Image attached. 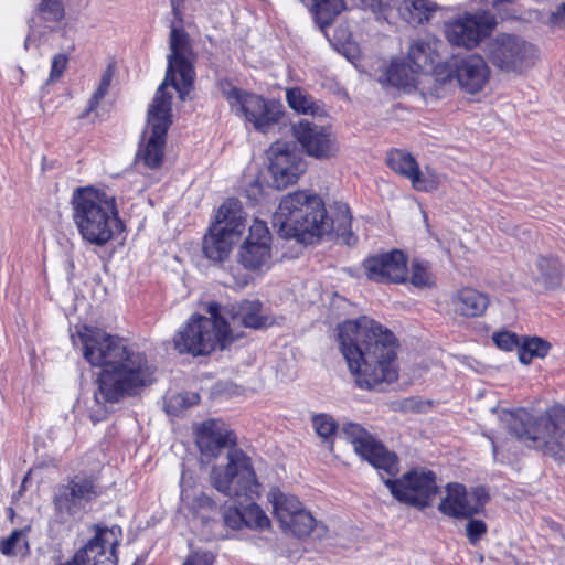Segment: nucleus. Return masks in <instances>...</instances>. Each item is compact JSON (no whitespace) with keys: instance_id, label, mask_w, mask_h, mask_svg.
<instances>
[{"instance_id":"2f4dec72","label":"nucleus","mask_w":565,"mask_h":565,"mask_svg":"<svg viewBox=\"0 0 565 565\" xmlns=\"http://www.w3.org/2000/svg\"><path fill=\"white\" fill-rule=\"evenodd\" d=\"M237 243L227 237L216 226H210L207 233L203 237V253L214 262H222L226 259Z\"/></svg>"},{"instance_id":"cd10ccee","label":"nucleus","mask_w":565,"mask_h":565,"mask_svg":"<svg viewBox=\"0 0 565 565\" xmlns=\"http://www.w3.org/2000/svg\"><path fill=\"white\" fill-rule=\"evenodd\" d=\"M529 274L537 290H550L559 286L562 268L557 259L541 256L530 266Z\"/></svg>"},{"instance_id":"1a4fd4ad","label":"nucleus","mask_w":565,"mask_h":565,"mask_svg":"<svg viewBox=\"0 0 565 565\" xmlns=\"http://www.w3.org/2000/svg\"><path fill=\"white\" fill-rule=\"evenodd\" d=\"M210 482L218 492L234 499H255L260 494L252 460L239 449L226 452V463L215 465L210 472Z\"/></svg>"},{"instance_id":"3c124183","label":"nucleus","mask_w":565,"mask_h":565,"mask_svg":"<svg viewBox=\"0 0 565 565\" xmlns=\"http://www.w3.org/2000/svg\"><path fill=\"white\" fill-rule=\"evenodd\" d=\"M339 50L350 61H353L359 56V49L354 43H344Z\"/></svg>"},{"instance_id":"9b49d317","label":"nucleus","mask_w":565,"mask_h":565,"mask_svg":"<svg viewBox=\"0 0 565 565\" xmlns=\"http://www.w3.org/2000/svg\"><path fill=\"white\" fill-rule=\"evenodd\" d=\"M497 25L494 15L486 11L466 12L443 24V34L451 46L473 50Z\"/></svg>"},{"instance_id":"9d476101","label":"nucleus","mask_w":565,"mask_h":565,"mask_svg":"<svg viewBox=\"0 0 565 565\" xmlns=\"http://www.w3.org/2000/svg\"><path fill=\"white\" fill-rule=\"evenodd\" d=\"M484 54L495 70L513 75L526 74L539 60L535 44L511 33H500L492 38L486 44Z\"/></svg>"},{"instance_id":"bb28decb","label":"nucleus","mask_w":565,"mask_h":565,"mask_svg":"<svg viewBox=\"0 0 565 565\" xmlns=\"http://www.w3.org/2000/svg\"><path fill=\"white\" fill-rule=\"evenodd\" d=\"M211 225L216 226L227 237L238 243L246 227V213L241 202L236 199L226 200L217 209Z\"/></svg>"},{"instance_id":"4be33fe9","label":"nucleus","mask_w":565,"mask_h":565,"mask_svg":"<svg viewBox=\"0 0 565 565\" xmlns=\"http://www.w3.org/2000/svg\"><path fill=\"white\" fill-rule=\"evenodd\" d=\"M367 279L376 282H403L407 276V257L401 250L376 254L363 262Z\"/></svg>"},{"instance_id":"473e14b6","label":"nucleus","mask_w":565,"mask_h":565,"mask_svg":"<svg viewBox=\"0 0 565 565\" xmlns=\"http://www.w3.org/2000/svg\"><path fill=\"white\" fill-rule=\"evenodd\" d=\"M452 301L455 310L465 317H479L489 305L488 297L472 288L459 290Z\"/></svg>"},{"instance_id":"aec40b11","label":"nucleus","mask_w":565,"mask_h":565,"mask_svg":"<svg viewBox=\"0 0 565 565\" xmlns=\"http://www.w3.org/2000/svg\"><path fill=\"white\" fill-rule=\"evenodd\" d=\"M194 434L202 460L206 462L218 458L227 447L236 443L233 431L223 422L216 419L198 424Z\"/></svg>"},{"instance_id":"c85d7f7f","label":"nucleus","mask_w":565,"mask_h":565,"mask_svg":"<svg viewBox=\"0 0 565 565\" xmlns=\"http://www.w3.org/2000/svg\"><path fill=\"white\" fill-rule=\"evenodd\" d=\"M273 505V513L281 529L290 524L292 518L306 510L299 499L290 493L282 492L278 488H271L267 494Z\"/></svg>"},{"instance_id":"f3484780","label":"nucleus","mask_w":565,"mask_h":565,"mask_svg":"<svg viewBox=\"0 0 565 565\" xmlns=\"http://www.w3.org/2000/svg\"><path fill=\"white\" fill-rule=\"evenodd\" d=\"M181 503L194 519L199 520L207 533L212 536L218 534L221 526L217 520L218 511L215 502L204 492L195 488V481L191 473L183 470L180 479Z\"/></svg>"},{"instance_id":"49530a36","label":"nucleus","mask_w":565,"mask_h":565,"mask_svg":"<svg viewBox=\"0 0 565 565\" xmlns=\"http://www.w3.org/2000/svg\"><path fill=\"white\" fill-rule=\"evenodd\" d=\"M216 554L209 550H198L191 553L182 565H214Z\"/></svg>"},{"instance_id":"ddd939ff","label":"nucleus","mask_w":565,"mask_h":565,"mask_svg":"<svg viewBox=\"0 0 565 565\" xmlns=\"http://www.w3.org/2000/svg\"><path fill=\"white\" fill-rule=\"evenodd\" d=\"M347 440L352 445L355 454L367 461L379 471L390 476L398 472V460L394 452L388 451L382 443L376 440L361 425L345 424L342 428Z\"/></svg>"},{"instance_id":"4c0bfd02","label":"nucleus","mask_w":565,"mask_h":565,"mask_svg":"<svg viewBox=\"0 0 565 565\" xmlns=\"http://www.w3.org/2000/svg\"><path fill=\"white\" fill-rule=\"evenodd\" d=\"M551 344L542 338H526L519 345L518 356L521 363L529 364L534 358H544Z\"/></svg>"},{"instance_id":"72a5a7b5","label":"nucleus","mask_w":565,"mask_h":565,"mask_svg":"<svg viewBox=\"0 0 565 565\" xmlns=\"http://www.w3.org/2000/svg\"><path fill=\"white\" fill-rule=\"evenodd\" d=\"M234 310L233 320L246 328L260 329L271 324V320L263 313V307L258 300H244L234 307Z\"/></svg>"},{"instance_id":"f8f14e48","label":"nucleus","mask_w":565,"mask_h":565,"mask_svg":"<svg viewBox=\"0 0 565 565\" xmlns=\"http://www.w3.org/2000/svg\"><path fill=\"white\" fill-rule=\"evenodd\" d=\"M384 484L399 502L424 509L431 504L438 493L434 472L417 468L397 479H385Z\"/></svg>"},{"instance_id":"a18cd8bd","label":"nucleus","mask_w":565,"mask_h":565,"mask_svg":"<svg viewBox=\"0 0 565 565\" xmlns=\"http://www.w3.org/2000/svg\"><path fill=\"white\" fill-rule=\"evenodd\" d=\"M110 82H111V73L109 71H107L103 74V76L99 81V84L89 100L88 111L95 110L99 100H102L104 98V96L106 95V93L108 92Z\"/></svg>"},{"instance_id":"de8ad7c7","label":"nucleus","mask_w":565,"mask_h":565,"mask_svg":"<svg viewBox=\"0 0 565 565\" xmlns=\"http://www.w3.org/2000/svg\"><path fill=\"white\" fill-rule=\"evenodd\" d=\"M493 341L498 348L504 351H511L514 348L519 350L518 337L509 331L498 332L493 334Z\"/></svg>"},{"instance_id":"e433bc0d","label":"nucleus","mask_w":565,"mask_h":565,"mask_svg":"<svg viewBox=\"0 0 565 565\" xmlns=\"http://www.w3.org/2000/svg\"><path fill=\"white\" fill-rule=\"evenodd\" d=\"M286 99L289 107L298 114L316 115L319 110L313 98L300 87L288 88Z\"/></svg>"},{"instance_id":"f257e3e1","label":"nucleus","mask_w":565,"mask_h":565,"mask_svg":"<svg viewBox=\"0 0 565 565\" xmlns=\"http://www.w3.org/2000/svg\"><path fill=\"white\" fill-rule=\"evenodd\" d=\"M84 359L95 367H100L98 390L94 394L99 414H92L98 422L107 412L106 404L118 402L125 395L151 383L153 369L147 356L130 348L126 340L107 333L103 329L83 326L77 331Z\"/></svg>"},{"instance_id":"2eb2a0df","label":"nucleus","mask_w":565,"mask_h":565,"mask_svg":"<svg viewBox=\"0 0 565 565\" xmlns=\"http://www.w3.org/2000/svg\"><path fill=\"white\" fill-rule=\"evenodd\" d=\"M268 172L276 189H285L298 181L306 171V162L289 142H274L268 151Z\"/></svg>"},{"instance_id":"5701e85b","label":"nucleus","mask_w":565,"mask_h":565,"mask_svg":"<svg viewBox=\"0 0 565 565\" xmlns=\"http://www.w3.org/2000/svg\"><path fill=\"white\" fill-rule=\"evenodd\" d=\"M294 134L306 153L316 159H329L339 151L335 138L326 127L301 120L295 126Z\"/></svg>"},{"instance_id":"c9c22d12","label":"nucleus","mask_w":565,"mask_h":565,"mask_svg":"<svg viewBox=\"0 0 565 565\" xmlns=\"http://www.w3.org/2000/svg\"><path fill=\"white\" fill-rule=\"evenodd\" d=\"M282 530L297 537L307 536L313 532H317V537H321L326 532L324 526L317 523L312 514L307 510H303L298 513L297 516L292 518L290 524H287Z\"/></svg>"},{"instance_id":"20e7f679","label":"nucleus","mask_w":565,"mask_h":565,"mask_svg":"<svg viewBox=\"0 0 565 565\" xmlns=\"http://www.w3.org/2000/svg\"><path fill=\"white\" fill-rule=\"evenodd\" d=\"M337 218L329 216L322 198L311 190H297L282 196L273 215V225L280 236L313 245L332 234H344L351 226L345 203H337Z\"/></svg>"},{"instance_id":"4d7b16f0","label":"nucleus","mask_w":565,"mask_h":565,"mask_svg":"<svg viewBox=\"0 0 565 565\" xmlns=\"http://www.w3.org/2000/svg\"><path fill=\"white\" fill-rule=\"evenodd\" d=\"M250 190H257V191H260L259 184H258L257 182H255V183L250 184V188H249V190H248V191H250Z\"/></svg>"},{"instance_id":"09e8293b","label":"nucleus","mask_w":565,"mask_h":565,"mask_svg":"<svg viewBox=\"0 0 565 565\" xmlns=\"http://www.w3.org/2000/svg\"><path fill=\"white\" fill-rule=\"evenodd\" d=\"M487 532V525L481 520H469L466 524V534L471 544H477L481 536Z\"/></svg>"},{"instance_id":"6e6552de","label":"nucleus","mask_w":565,"mask_h":565,"mask_svg":"<svg viewBox=\"0 0 565 565\" xmlns=\"http://www.w3.org/2000/svg\"><path fill=\"white\" fill-rule=\"evenodd\" d=\"M218 87L232 113L252 124L262 134L274 130L284 116V106L279 102L267 100L257 94L242 90L227 81H221Z\"/></svg>"},{"instance_id":"c756f323","label":"nucleus","mask_w":565,"mask_h":565,"mask_svg":"<svg viewBox=\"0 0 565 565\" xmlns=\"http://www.w3.org/2000/svg\"><path fill=\"white\" fill-rule=\"evenodd\" d=\"M382 82L406 92L425 90L420 75L409 65L399 62L391 63Z\"/></svg>"},{"instance_id":"37998d69","label":"nucleus","mask_w":565,"mask_h":565,"mask_svg":"<svg viewBox=\"0 0 565 565\" xmlns=\"http://www.w3.org/2000/svg\"><path fill=\"white\" fill-rule=\"evenodd\" d=\"M200 396L194 392L179 393L170 396L166 403V411L171 415H178L182 411L199 403Z\"/></svg>"},{"instance_id":"4468645a","label":"nucleus","mask_w":565,"mask_h":565,"mask_svg":"<svg viewBox=\"0 0 565 565\" xmlns=\"http://www.w3.org/2000/svg\"><path fill=\"white\" fill-rule=\"evenodd\" d=\"M445 71L448 81H455L462 92L471 95L483 90L491 77L490 66L477 53L451 56Z\"/></svg>"},{"instance_id":"a19ab883","label":"nucleus","mask_w":565,"mask_h":565,"mask_svg":"<svg viewBox=\"0 0 565 565\" xmlns=\"http://www.w3.org/2000/svg\"><path fill=\"white\" fill-rule=\"evenodd\" d=\"M0 551L8 556H24L29 552L26 534L23 530L13 531L0 543Z\"/></svg>"},{"instance_id":"58836bf2","label":"nucleus","mask_w":565,"mask_h":565,"mask_svg":"<svg viewBox=\"0 0 565 565\" xmlns=\"http://www.w3.org/2000/svg\"><path fill=\"white\" fill-rule=\"evenodd\" d=\"M345 9L343 0H312V10L321 25H328Z\"/></svg>"},{"instance_id":"8fccbe9b","label":"nucleus","mask_w":565,"mask_h":565,"mask_svg":"<svg viewBox=\"0 0 565 565\" xmlns=\"http://www.w3.org/2000/svg\"><path fill=\"white\" fill-rule=\"evenodd\" d=\"M67 65V56L65 54H56L52 58L50 81H56L61 77Z\"/></svg>"},{"instance_id":"c03bdc74","label":"nucleus","mask_w":565,"mask_h":565,"mask_svg":"<svg viewBox=\"0 0 565 565\" xmlns=\"http://www.w3.org/2000/svg\"><path fill=\"white\" fill-rule=\"evenodd\" d=\"M411 282L418 288L429 287L434 284V278L427 263L420 260L412 263Z\"/></svg>"},{"instance_id":"7c9ffc66","label":"nucleus","mask_w":565,"mask_h":565,"mask_svg":"<svg viewBox=\"0 0 565 565\" xmlns=\"http://www.w3.org/2000/svg\"><path fill=\"white\" fill-rule=\"evenodd\" d=\"M437 9L431 0H403L397 7L399 17L413 26L429 22Z\"/></svg>"},{"instance_id":"423d86ee","label":"nucleus","mask_w":565,"mask_h":565,"mask_svg":"<svg viewBox=\"0 0 565 565\" xmlns=\"http://www.w3.org/2000/svg\"><path fill=\"white\" fill-rule=\"evenodd\" d=\"M73 222L86 243L105 246L124 231L114 195L93 186L77 189L73 195Z\"/></svg>"},{"instance_id":"864d4df0","label":"nucleus","mask_w":565,"mask_h":565,"mask_svg":"<svg viewBox=\"0 0 565 565\" xmlns=\"http://www.w3.org/2000/svg\"><path fill=\"white\" fill-rule=\"evenodd\" d=\"M57 565H84L78 554L75 552L74 555L66 561L60 562Z\"/></svg>"},{"instance_id":"f03ea898","label":"nucleus","mask_w":565,"mask_h":565,"mask_svg":"<svg viewBox=\"0 0 565 565\" xmlns=\"http://www.w3.org/2000/svg\"><path fill=\"white\" fill-rule=\"evenodd\" d=\"M169 46L166 77L149 106L143 141L137 152V160L150 169L159 168L163 161L166 136L172 124V94L169 88L184 100L193 87L195 76L188 33L172 24Z\"/></svg>"},{"instance_id":"dca6fc26","label":"nucleus","mask_w":565,"mask_h":565,"mask_svg":"<svg viewBox=\"0 0 565 565\" xmlns=\"http://www.w3.org/2000/svg\"><path fill=\"white\" fill-rule=\"evenodd\" d=\"M271 234L266 222L255 218L238 249V262L248 270L265 271L271 266Z\"/></svg>"},{"instance_id":"393cba45","label":"nucleus","mask_w":565,"mask_h":565,"mask_svg":"<svg viewBox=\"0 0 565 565\" xmlns=\"http://www.w3.org/2000/svg\"><path fill=\"white\" fill-rule=\"evenodd\" d=\"M223 524L233 530L247 527L254 531H264L270 527L271 522L266 512L257 503L237 507L234 503L223 507Z\"/></svg>"},{"instance_id":"39448f33","label":"nucleus","mask_w":565,"mask_h":565,"mask_svg":"<svg viewBox=\"0 0 565 565\" xmlns=\"http://www.w3.org/2000/svg\"><path fill=\"white\" fill-rule=\"evenodd\" d=\"M501 423L526 447L562 459L565 457V406L553 405L543 414L525 408L502 411Z\"/></svg>"},{"instance_id":"13d9d810","label":"nucleus","mask_w":565,"mask_h":565,"mask_svg":"<svg viewBox=\"0 0 565 565\" xmlns=\"http://www.w3.org/2000/svg\"><path fill=\"white\" fill-rule=\"evenodd\" d=\"M492 447H493V454L495 455L498 451V446L495 445L494 441H492Z\"/></svg>"},{"instance_id":"ea45409f","label":"nucleus","mask_w":565,"mask_h":565,"mask_svg":"<svg viewBox=\"0 0 565 565\" xmlns=\"http://www.w3.org/2000/svg\"><path fill=\"white\" fill-rule=\"evenodd\" d=\"M54 508L55 516L61 522H65L83 511L81 504L77 503V501H75L72 495H68L61 488L54 497Z\"/></svg>"},{"instance_id":"6ab92c4d","label":"nucleus","mask_w":565,"mask_h":565,"mask_svg":"<svg viewBox=\"0 0 565 565\" xmlns=\"http://www.w3.org/2000/svg\"><path fill=\"white\" fill-rule=\"evenodd\" d=\"M120 529L96 526L95 535L76 551L84 565H117Z\"/></svg>"},{"instance_id":"7ed1b4c3","label":"nucleus","mask_w":565,"mask_h":565,"mask_svg":"<svg viewBox=\"0 0 565 565\" xmlns=\"http://www.w3.org/2000/svg\"><path fill=\"white\" fill-rule=\"evenodd\" d=\"M340 352L361 388H372L398 376L394 334L369 317L347 320L338 327Z\"/></svg>"},{"instance_id":"412c9836","label":"nucleus","mask_w":565,"mask_h":565,"mask_svg":"<svg viewBox=\"0 0 565 565\" xmlns=\"http://www.w3.org/2000/svg\"><path fill=\"white\" fill-rule=\"evenodd\" d=\"M488 497L482 489L468 492L462 484L449 483L446 497L441 499L438 510L450 518L465 519L479 512Z\"/></svg>"},{"instance_id":"603ef678","label":"nucleus","mask_w":565,"mask_h":565,"mask_svg":"<svg viewBox=\"0 0 565 565\" xmlns=\"http://www.w3.org/2000/svg\"><path fill=\"white\" fill-rule=\"evenodd\" d=\"M554 24H565V3L561 4L555 12L552 13Z\"/></svg>"},{"instance_id":"b1692460","label":"nucleus","mask_w":565,"mask_h":565,"mask_svg":"<svg viewBox=\"0 0 565 565\" xmlns=\"http://www.w3.org/2000/svg\"><path fill=\"white\" fill-rule=\"evenodd\" d=\"M64 18L65 8L62 0H39L29 21L30 31L24 42L25 49L40 38L56 31Z\"/></svg>"},{"instance_id":"a878e982","label":"nucleus","mask_w":565,"mask_h":565,"mask_svg":"<svg viewBox=\"0 0 565 565\" xmlns=\"http://www.w3.org/2000/svg\"><path fill=\"white\" fill-rule=\"evenodd\" d=\"M441 41L436 38L418 39L414 41L408 50L409 66L420 75L422 79L429 82L430 73L435 71L439 61V49Z\"/></svg>"},{"instance_id":"f704fd0d","label":"nucleus","mask_w":565,"mask_h":565,"mask_svg":"<svg viewBox=\"0 0 565 565\" xmlns=\"http://www.w3.org/2000/svg\"><path fill=\"white\" fill-rule=\"evenodd\" d=\"M61 489L72 495L83 509L97 497L96 484L89 477L76 476Z\"/></svg>"},{"instance_id":"a211bd4d","label":"nucleus","mask_w":565,"mask_h":565,"mask_svg":"<svg viewBox=\"0 0 565 565\" xmlns=\"http://www.w3.org/2000/svg\"><path fill=\"white\" fill-rule=\"evenodd\" d=\"M387 164L393 171L409 180L416 191H434L446 180L445 175L427 167L420 170L416 159L403 150L391 151L387 154Z\"/></svg>"},{"instance_id":"79ce46f5","label":"nucleus","mask_w":565,"mask_h":565,"mask_svg":"<svg viewBox=\"0 0 565 565\" xmlns=\"http://www.w3.org/2000/svg\"><path fill=\"white\" fill-rule=\"evenodd\" d=\"M312 425L315 431L324 443L328 444L330 450L333 448V437L335 435L338 424L327 414H318L312 417Z\"/></svg>"},{"instance_id":"0eeeda50","label":"nucleus","mask_w":565,"mask_h":565,"mask_svg":"<svg viewBox=\"0 0 565 565\" xmlns=\"http://www.w3.org/2000/svg\"><path fill=\"white\" fill-rule=\"evenodd\" d=\"M209 317L194 315L186 324L179 329L173 338L175 350L180 353L204 355L217 347L226 348L234 340L228 323L220 315V306L215 302L209 305Z\"/></svg>"},{"instance_id":"6e6d98bb","label":"nucleus","mask_w":565,"mask_h":565,"mask_svg":"<svg viewBox=\"0 0 565 565\" xmlns=\"http://www.w3.org/2000/svg\"><path fill=\"white\" fill-rule=\"evenodd\" d=\"M172 12H173V14H174L178 19H181V18H180V10H179L178 6H177V4H174V2H172Z\"/></svg>"},{"instance_id":"5fc2aeb1","label":"nucleus","mask_w":565,"mask_h":565,"mask_svg":"<svg viewBox=\"0 0 565 565\" xmlns=\"http://www.w3.org/2000/svg\"><path fill=\"white\" fill-rule=\"evenodd\" d=\"M514 0H493L492 6L500 11L503 3H512Z\"/></svg>"}]
</instances>
